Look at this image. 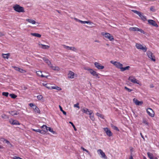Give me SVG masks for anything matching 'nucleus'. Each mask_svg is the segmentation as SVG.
Returning <instances> with one entry per match:
<instances>
[{
	"label": "nucleus",
	"mask_w": 159,
	"mask_h": 159,
	"mask_svg": "<svg viewBox=\"0 0 159 159\" xmlns=\"http://www.w3.org/2000/svg\"><path fill=\"white\" fill-rule=\"evenodd\" d=\"M51 68L53 70L55 71H59L60 70L59 67L58 66H54L52 64L49 67Z\"/></svg>",
	"instance_id": "obj_20"
},
{
	"label": "nucleus",
	"mask_w": 159,
	"mask_h": 159,
	"mask_svg": "<svg viewBox=\"0 0 159 159\" xmlns=\"http://www.w3.org/2000/svg\"><path fill=\"white\" fill-rule=\"evenodd\" d=\"M133 101L135 103V104L138 106H140L142 105L143 103V102L142 101H139L138 99L134 98L133 99Z\"/></svg>",
	"instance_id": "obj_14"
},
{
	"label": "nucleus",
	"mask_w": 159,
	"mask_h": 159,
	"mask_svg": "<svg viewBox=\"0 0 159 159\" xmlns=\"http://www.w3.org/2000/svg\"><path fill=\"white\" fill-rule=\"evenodd\" d=\"M103 130L106 132L107 135L109 137H111L112 135V133L108 127L103 128Z\"/></svg>",
	"instance_id": "obj_9"
},
{
	"label": "nucleus",
	"mask_w": 159,
	"mask_h": 159,
	"mask_svg": "<svg viewBox=\"0 0 159 159\" xmlns=\"http://www.w3.org/2000/svg\"><path fill=\"white\" fill-rule=\"evenodd\" d=\"M94 65L95 67L98 70H102L104 68V66L101 65V64L98 62H95Z\"/></svg>",
	"instance_id": "obj_10"
},
{
	"label": "nucleus",
	"mask_w": 159,
	"mask_h": 159,
	"mask_svg": "<svg viewBox=\"0 0 159 159\" xmlns=\"http://www.w3.org/2000/svg\"><path fill=\"white\" fill-rule=\"evenodd\" d=\"M74 73L73 72L70 71L68 75V77L71 79H73L74 78Z\"/></svg>",
	"instance_id": "obj_21"
},
{
	"label": "nucleus",
	"mask_w": 159,
	"mask_h": 159,
	"mask_svg": "<svg viewBox=\"0 0 159 159\" xmlns=\"http://www.w3.org/2000/svg\"><path fill=\"white\" fill-rule=\"evenodd\" d=\"M135 46L138 49L142 50L144 52H146L147 50V48L146 46L145 45L143 46L140 43H136Z\"/></svg>",
	"instance_id": "obj_5"
},
{
	"label": "nucleus",
	"mask_w": 159,
	"mask_h": 159,
	"mask_svg": "<svg viewBox=\"0 0 159 159\" xmlns=\"http://www.w3.org/2000/svg\"><path fill=\"white\" fill-rule=\"evenodd\" d=\"M37 99H38V100H43H43H44V98L43 97V96H42V95H38L37 96Z\"/></svg>",
	"instance_id": "obj_31"
},
{
	"label": "nucleus",
	"mask_w": 159,
	"mask_h": 159,
	"mask_svg": "<svg viewBox=\"0 0 159 159\" xmlns=\"http://www.w3.org/2000/svg\"><path fill=\"white\" fill-rule=\"evenodd\" d=\"M34 110L35 112L39 114H40V111L39 108L38 107H36L35 109H34Z\"/></svg>",
	"instance_id": "obj_37"
},
{
	"label": "nucleus",
	"mask_w": 159,
	"mask_h": 159,
	"mask_svg": "<svg viewBox=\"0 0 159 159\" xmlns=\"http://www.w3.org/2000/svg\"><path fill=\"white\" fill-rule=\"evenodd\" d=\"M26 20L27 22L32 23L33 24H35L36 23V22L34 20L31 19H27Z\"/></svg>",
	"instance_id": "obj_23"
},
{
	"label": "nucleus",
	"mask_w": 159,
	"mask_h": 159,
	"mask_svg": "<svg viewBox=\"0 0 159 159\" xmlns=\"http://www.w3.org/2000/svg\"><path fill=\"white\" fill-rule=\"evenodd\" d=\"M48 88V89H55L58 91H60L62 89L61 88L57 86H51L50 88Z\"/></svg>",
	"instance_id": "obj_17"
},
{
	"label": "nucleus",
	"mask_w": 159,
	"mask_h": 159,
	"mask_svg": "<svg viewBox=\"0 0 159 159\" xmlns=\"http://www.w3.org/2000/svg\"><path fill=\"white\" fill-rule=\"evenodd\" d=\"M1 117L3 119H8L9 118L8 116L4 114H2V115Z\"/></svg>",
	"instance_id": "obj_35"
},
{
	"label": "nucleus",
	"mask_w": 159,
	"mask_h": 159,
	"mask_svg": "<svg viewBox=\"0 0 159 159\" xmlns=\"http://www.w3.org/2000/svg\"><path fill=\"white\" fill-rule=\"evenodd\" d=\"M8 113L12 116L17 115L19 114V113L16 110L9 111Z\"/></svg>",
	"instance_id": "obj_18"
},
{
	"label": "nucleus",
	"mask_w": 159,
	"mask_h": 159,
	"mask_svg": "<svg viewBox=\"0 0 159 159\" xmlns=\"http://www.w3.org/2000/svg\"><path fill=\"white\" fill-rule=\"evenodd\" d=\"M113 128V129L116 130L117 131H119V130L118 128L117 127H116V126L114 125H112L111 126Z\"/></svg>",
	"instance_id": "obj_41"
},
{
	"label": "nucleus",
	"mask_w": 159,
	"mask_h": 159,
	"mask_svg": "<svg viewBox=\"0 0 159 159\" xmlns=\"http://www.w3.org/2000/svg\"><path fill=\"white\" fill-rule=\"evenodd\" d=\"M48 75H47V76H44V75L43 74H41V77H42V78H43V77H45L46 78H48Z\"/></svg>",
	"instance_id": "obj_61"
},
{
	"label": "nucleus",
	"mask_w": 159,
	"mask_h": 159,
	"mask_svg": "<svg viewBox=\"0 0 159 159\" xmlns=\"http://www.w3.org/2000/svg\"><path fill=\"white\" fill-rule=\"evenodd\" d=\"M31 129L33 131H34L36 132H39H39L40 130V129Z\"/></svg>",
	"instance_id": "obj_56"
},
{
	"label": "nucleus",
	"mask_w": 159,
	"mask_h": 159,
	"mask_svg": "<svg viewBox=\"0 0 159 159\" xmlns=\"http://www.w3.org/2000/svg\"><path fill=\"white\" fill-rule=\"evenodd\" d=\"M81 149H82L83 151H85L86 152L88 153V154L90 155V157L91 156V153H90V152H89L88 150H87V149L84 148L82 146L81 147Z\"/></svg>",
	"instance_id": "obj_29"
},
{
	"label": "nucleus",
	"mask_w": 159,
	"mask_h": 159,
	"mask_svg": "<svg viewBox=\"0 0 159 159\" xmlns=\"http://www.w3.org/2000/svg\"><path fill=\"white\" fill-rule=\"evenodd\" d=\"M10 55V53L3 54H2L3 57L4 58L8 59L9 58V56Z\"/></svg>",
	"instance_id": "obj_30"
},
{
	"label": "nucleus",
	"mask_w": 159,
	"mask_h": 159,
	"mask_svg": "<svg viewBox=\"0 0 159 159\" xmlns=\"http://www.w3.org/2000/svg\"><path fill=\"white\" fill-rule=\"evenodd\" d=\"M39 133H40L42 134H45L46 133V130H41L40 129Z\"/></svg>",
	"instance_id": "obj_42"
},
{
	"label": "nucleus",
	"mask_w": 159,
	"mask_h": 159,
	"mask_svg": "<svg viewBox=\"0 0 159 159\" xmlns=\"http://www.w3.org/2000/svg\"><path fill=\"white\" fill-rule=\"evenodd\" d=\"M44 61L48 64V66L50 67V66L52 65L51 62L50 61L46 58H44L43 59Z\"/></svg>",
	"instance_id": "obj_19"
},
{
	"label": "nucleus",
	"mask_w": 159,
	"mask_h": 159,
	"mask_svg": "<svg viewBox=\"0 0 159 159\" xmlns=\"http://www.w3.org/2000/svg\"><path fill=\"white\" fill-rule=\"evenodd\" d=\"M148 22L149 24L153 26L156 27H158V26L157 24L155 21L152 20H148Z\"/></svg>",
	"instance_id": "obj_12"
},
{
	"label": "nucleus",
	"mask_w": 159,
	"mask_h": 159,
	"mask_svg": "<svg viewBox=\"0 0 159 159\" xmlns=\"http://www.w3.org/2000/svg\"><path fill=\"white\" fill-rule=\"evenodd\" d=\"M154 87V86L152 84H150V88H153Z\"/></svg>",
	"instance_id": "obj_64"
},
{
	"label": "nucleus",
	"mask_w": 159,
	"mask_h": 159,
	"mask_svg": "<svg viewBox=\"0 0 159 159\" xmlns=\"http://www.w3.org/2000/svg\"><path fill=\"white\" fill-rule=\"evenodd\" d=\"M63 46L67 50H71L75 52H76L77 51V49L74 47H69L64 44L63 45Z\"/></svg>",
	"instance_id": "obj_11"
},
{
	"label": "nucleus",
	"mask_w": 159,
	"mask_h": 159,
	"mask_svg": "<svg viewBox=\"0 0 159 159\" xmlns=\"http://www.w3.org/2000/svg\"><path fill=\"white\" fill-rule=\"evenodd\" d=\"M43 85L45 86L48 89V88L47 87H48V88H50L51 86H48L49 85H50L48 84L45 83H43L42 84Z\"/></svg>",
	"instance_id": "obj_49"
},
{
	"label": "nucleus",
	"mask_w": 159,
	"mask_h": 159,
	"mask_svg": "<svg viewBox=\"0 0 159 159\" xmlns=\"http://www.w3.org/2000/svg\"><path fill=\"white\" fill-rule=\"evenodd\" d=\"M138 28L137 27H131L129 28V30L132 31H138Z\"/></svg>",
	"instance_id": "obj_28"
},
{
	"label": "nucleus",
	"mask_w": 159,
	"mask_h": 159,
	"mask_svg": "<svg viewBox=\"0 0 159 159\" xmlns=\"http://www.w3.org/2000/svg\"><path fill=\"white\" fill-rule=\"evenodd\" d=\"M0 140L1 141H2V142H6V140H7V139H5V138H1Z\"/></svg>",
	"instance_id": "obj_58"
},
{
	"label": "nucleus",
	"mask_w": 159,
	"mask_h": 159,
	"mask_svg": "<svg viewBox=\"0 0 159 159\" xmlns=\"http://www.w3.org/2000/svg\"><path fill=\"white\" fill-rule=\"evenodd\" d=\"M101 34L105 38L108 39L110 41H112L114 40L113 36L109 33L102 32Z\"/></svg>",
	"instance_id": "obj_2"
},
{
	"label": "nucleus",
	"mask_w": 159,
	"mask_h": 159,
	"mask_svg": "<svg viewBox=\"0 0 159 159\" xmlns=\"http://www.w3.org/2000/svg\"><path fill=\"white\" fill-rule=\"evenodd\" d=\"M9 95L11 98L13 99H15L17 97V96L14 93L10 94Z\"/></svg>",
	"instance_id": "obj_40"
},
{
	"label": "nucleus",
	"mask_w": 159,
	"mask_h": 159,
	"mask_svg": "<svg viewBox=\"0 0 159 159\" xmlns=\"http://www.w3.org/2000/svg\"><path fill=\"white\" fill-rule=\"evenodd\" d=\"M9 122L12 125H20V123L18 121L11 118L9 120Z\"/></svg>",
	"instance_id": "obj_7"
},
{
	"label": "nucleus",
	"mask_w": 159,
	"mask_h": 159,
	"mask_svg": "<svg viewBox=\"0 0 159 159\" xmlns=\"http://www.w3.org/2000/svg\"><path fill=\"white\" fill-rule=\"evenodd\" d=\"M79 102L77 103L76 104L74 105V107H76L78 109L80 108V106H79Z\"/></svg>",
	"instance_id": "obj_54"
},
{
	"label": "nucleus",
	"mask_w": 159,
	"mask_h": 159,
	"mask_svg": "<svg viewBox=\"0 0 159 159\" xmlns=\"http://www.w3.org/2000/svg\"><path fill=\"white\" fill-rule=\"evenodd\" d=\"M130 68L129 66H127L125 67H123V66L121 67L120 70L121 71H124L125 70H129Z\"/></svg>",
	"instance_id": "obj_22"
},
{
	"label": "nucleus",
	"mask_w": 159,
	"mask_h": 159,
	"mask_svg": "<svg viewBox=\"0 0 159 159\" xmlns=\"http://www.w3.org/2000/svg\"><path fill=\"white\" fill-rule=\"evenodd\" d=\"M14 68L15 70L19 71L20 68L16 66H15Z\"/></svg>",
	"instance_id": "obj_60"
},
{
	"label": "nucleus",
	"mask_w": 159,
	"mask_h": 159,
	"mask_svg": "<svg viewBox=\"0 0 159 159\" xmlns=\"http://www.w3.org/2000/svg\"><path fill=\"white\" fill-rule=\"evenodd\" d=\"M19 71L21 73H23L25 72H26V71L25 70H24L23 69H21L20 68Z\"/></svg>",
	"instance_id": "obj_55"
},
{
	"label": "nucleus",
	"mask_w": 159,
	"mask_h": 159,
	"mask_svg": "<svg viewBox=\"0 0 159 159\" xmlns=\"http://www.w3.org/2000/svg\"><path fill=\"white\" fill-rule=\"evenodd\" d=\"M69 123L74 128V130L75 131H76L77 130V129H76V128L75 127V125H74L73 123L72 122L70 121L69 122Z\"/></svg>",
	"instance_id": "obj_46"
},
{
	"label": "nucleus",
	"mask_w": 159,
	"mask_h": 159,
	"mask_svg": "<svg viewBox=\"0 0 159 159\" xmlns=\"http://www.w3.org/2000/svg\"><path fill=\"white\" fill-rule=\"evenodd\" d=\"M128 80L133 83L137 84L139 85H141V84L140 83L139 80L136 79L134 76H129Z\"/></svg>",
	"instance_id": "obj_4"
},
{
	"label": "nucleus",
	"mask_w": 159,
	"mask_h": 159,
	"mask_svg": "<svg viewBox=\"0 0 159 159\" xmlns=\"http://www.w3.org/2000/svg\"><path fill=\"white\" fill-rule=\"evenodd\" d=\"M118 62L116 61H111L110 62L113 64L114 66H115L116 65V64Z\"/></svg>",
	"instance_id": "obj_51"
},
{
	"label": "nucleus",
	"mask_w": 159,
	"mask_h": 159,
	"mask_svg": "<svg viewBox=\"0 0 159 159\" xmlns=\"http://www.w3.org/2000/svg\"><path fill=\"white\" fill-rule=\"evenodd\" d=\"M30 34L31 35L35 36L36 37H37L38 38H40L41 36V35L38 33H31Z\"/></svg>",
	"instance_id": "obj_25"
},
{
	"label": "nucleus",
	"mask_w": 159,
	"mask_h": 159,
	"mask_svg": "<svg viewBox=\"0 0 159 159\" xmlns=\"http://www.w3.org/2000/svg\"><path fill=\"white\" fill-rule=\"evenodd\" d=\"M84 69L85 70H87L89 71V73L92 75L93 76H95L96 78H100V76L98 75L99 74L96 71L93 70L91 68H84Z\"/></svg>",
	"instance_id": "obj_3"
},
{
	"label": "nucleus",
	"mask_w": 159,
	"mask_h": 159,
	"mask_svg": "<svg viewBox=\"0 0 159 159\" xmlns=\"http://www.w3.org/2000/svg\"><path fill=\"white\" fill-rule=\"evenodd\" d=\"M146 111L147 113L150 116L153 117L154 116V112L152 108H148L147 109Z\"/></svg>",
	"instance_id": "obj_8"
},
{
	"label": "nucleus",
	"mask_w": 159,
	"mask_h": 159,
	"mask_svg": "<svg viewBox=\"0 0 159 159\" xmlns=\"http://www.w3.org/2000/svg\"><path fill=\"white\" fill-rule=\"evenodd\" d=\"M141 19L143 21H146L147 20L146 16L144 15L143 16H142V18Z\"/></svg>",
	"instance_id": "obj_52"
},
{
	"label": "nucleus",
	"mask_w": 159,
	"mask_h": 159,
	"mask_svg": "<svg viewBox=\"0 0 159 159\" xmlns=\"http://www.w3.org/2000/svg\"><path fill=\"white\" fill-rule=\"evenodd\" d=\"M140 32L141 33L143 34H146V32H144L142 29L138 28V31Z\"/></svg>",
	"instance_id": "obj_50"
},
{
	"label": "nucleus",
	"mask_w": 159,
	"mask_h": 159,
	"mask_svg": "<svg viewBox=\"0 0 159 159\" xmlns=\"http://www.w3.org/2000/svg\"><path fill=\"white\" fill-rule=\"evenodd\" d=\"M82 111L84 113H85L87 115H89L90 113H91L93 112L92 110H89V109L85 107L82 109Z\"/></svg>",
	"instance_id": "obj_15"
},
{
	"label": "nucleus",
	"mask_w": 159,
	"mask_h": 159,
	"mask_svg": "<svg viewBox=\"0 0 159 159\" xmlns=\"http://www.w3.org/2000/svg\"><path fill=\"white\" fill-rule=\"evenodd\" d=\"M59 108L60 111L62 112L63 114L65 115H66V112L63 110L62 108L61 107V105H59Z\"/></svg>",
	"instance_id": "obj_33"
},
{
	"label": "nucleus",
	"mask_w": 159,
	"mask_h": 159,
	"mask_svg": "<svg viewBox=\"0 0 159 159\" xmlns=\"http://www.w3.org/2000/svg\"><path fill=\"white\" fill-rule=\"evenodd\" d=\"M115 66L117 68L120 69V70L121 67L123 66V64L120 63V62H118Z\"/></svg>",
	"instance_id": "obj_26"
},
{
	"label": "nucleus",
	"mask_w": 159,
	"mask_h": 159,
	"mask_svg": "<svg viewBox=\"0 0 159 159\" xmlns=\"http://www.w3.org/2000/svg\"><path fill=\"white\" fill-rule=\"evenodd\" d=\"M142 123L147 126H149V123L146 121L145 119L143 118V119Z\"/></svg>",
	"instance_id": "obj_38"
},
{
	"label": "nucleus",
	"mask_w": 159,
	"mask_h": 159,
	"mask_svg": "<svg viewBox=\"0 0 159 159\" xmlns=\"http://www.w3.org/2000/svg\"><path fill=\"white\" fill-rule=\"evenodd\" d=\"M132 11L134 12V13H135L136 14L139 15V14H140V13H141L139 11H138L136 10H132Z\"/></svg>",
	"instance_id": "obj_44"
},
{
	"label": "nucleus",
	"mask_w": 159,
	"mask_h": 159,
	"mask_svg": "<svg viewBox=\"0 0 159 159\" xmlns=\"http://www.w3.org/2000/svg\"><path fill=\"white\" fill-rule=\"evenodd\" d=\"M41 45L42 46L41 48L43 49H47L50 48V46L48 45H47L44 44H41Z\"/></svg>",
	"instance_id": "obj_32"
},
{
	"label": "nucleus",
	"mask_w": 159,
	"mask_h": 159,
	"mask_svg": "<svg viewBox=\"0 0 159 159\" xmlns=\"http://www.w3.org/2000/svg\"><path fill=\"white\" fill-rule=\"evenodd\" d=\"M36 73L37 75L39 76H41V75L42 74V71H36Z\"/></svg>",
	"instance_id": "obj_53"
},
{
	"label": "nucleus",
	"mask_w": 159,
	"mask_h": 159,
	"mask_svg": "<svg viewBox=\"0 0 159 159\" xmlns=\"http://www.w3.org/2000/svg\"><path fill=\"white\" fill-rule=\"evenodd\" d=\"M89 117L91 120L94 121L95 120V118L94 116V113L93 112L91 113H90L89 114Z\"/></svg>",
	"instance_id": "obj_24"
},
{
	"label": "nucleus",
	"mask_w": 159,
	"mask_h": 159,
	"mask_svg": "<svg viewBox=\"0 0 159 159\" xmlns=\"http://www.w3.org/2000/svg\"><path fill=\"white\" fill-rule=\"evenodd\" d=\"M140 135H141V137L144 140H145V139L144 138V137L143 136V135L142 133L140 132Z\"/></svg>",
	"instance_id": "obj_63"
},
{
	"label": "nucleus",
	"mask_w": 159,
	"mask_h": 159,
	"mask_svg": "<svg viewBox=\"0 0 159 159\" xmlns=\"http://www.w3.org/2000/svg\"><path fill=\"white\" fill-rule=\"evenodd\" d=\"M40 128L42 129H46L47 128V126L45 125H43Z\"/></svg>",
	"instance_id": "obj_57"
},
{
	"label": "nucleus",
	"mask_w": 159,
	"mask_h": 159,
	"mask_svg": "<svg viewBox=\"0 0 159 159\" xmlns=\"http://www.w3.org/2000/svg\"><path fill=\"white\" fill-rule=\"evenodd\" d=\"M138 15L139 16V17L141 19L142 18V16H143V13H142L141 12L140 13V15L139 14Z\"/></svg>",
	"instance_id": "obj_62"
},
{
	"label": "nucleus",
	"mask_w": 159,
	"mask_h": 159,
	"mask_svg": "<svg viewBox=\"0 0 159 159\" xmlns=\"http://www.w3.org/2000/svg\"><path fill=\"white\" fill-rule=\"evenodd\" d=\"M13 8L15 11L19 13L24 12L25 11L24 8L18 4H15Z\"/></svg>",
	"instance_id": "obj_1"
},
{
	"label": "nucleus",
	"mask_w": 159,
	"mask_h": 159,
	"mask_svg": "<svg viewBox=\"0 0 159 159\" xmlns=\"http://www.w3.org/2000/svg\"><path fill=\"white\" fill-rule=\"evenodd\" d=\"M150 10L153 12H154L156 11V10L155 9V7L154 6H152L150 8Z\"/></svg>",
	"instance_id": "obj_45"
},
{
	"label": "nucleus",
	"mask_w": 159,
	"mask_h": 159,
	"mask_svg": "<svg viewBox=\"0 0 159 159\" xmlns=\"http://www.w3.org/2000/svg\"><path fill=\"white\" fill-rule=\"evenodd\" d=\"M5 143H7V145H8L10 148H12L13 147V145L8 140H6Z\"/></svg>",
	"instance_id": "obj_39"
},
{
	"label": "nucleus",
	"mask_w": 159,
	"mask_h": 159,
	"mask_svg": "<svg viewBox=\"0 0 159 159\" xmlns=\"http://www.w3.org/2000/svg\"><path fill=\"white\" fill-rule=\"evenodd\" d=\"M147 54L148 57L149 58H150L152 61H156L155 57L154 55H153V53L151 51H148L147 52Z\"/></svg>",
	"instance_id": "obj_6"
},
{
	"label": "nucleus",
	"mask_w": 159,
	"mask_h": 159,
	"mask_svg": "<svg viewBox=\"0 0 159 159\" xmlns=\"http://www.w3.org/2000/svg\"><path fill=\"white\" fill-rule=\"evenodd\" d=\"M124 89L126 90L128 92H131L133 91L132 89L128 88L126 86H125L124 87Z\"/></svg>",
	"instance_id": "obj_43"
},
{
	"label": "nucleus",
	"mask_w": 159,
	"mask_h": 159,
	"mask_svg": "<svg viewBox=\"0 0 159 159\" xmlns=\"http://www.w3.org/2000/svg\"><path fill=\"white\" fill-rule=\"evenodd\" d=\"M96 115L98 117H100V118H102V119H104V116H103V115L102 114H101L100 113H99L97 112L96 113Z\"/></svg>",
	"instance_id": "obj_36"
},
{
	"label": "nucleus",
	"mask_w": 159,
	"mask_h": 159,
	"mask_svg": "<svg viewBox=\"0 0 159 159\" xmlns=\"http://www.w3.org/2000/svg\"><path fill=\"white\" fill-rule=\"evenodd\" d=\"M98 152H99L100 154L101 155L102 157L104 159H107V157L105 154V153L102 151L100 149H98Z\"/></svg>",
	"instance_id": "obj_16"
},
{
	"label": "nucleus",
	"mask_w": 159,
	"mask_h": 159,
	"mask_svg": "<svg viewBox=\"0 0 159 159\" xmlns=\"http://www.w3.org/2000/svg\"><path fill=\"white\" fill-rule=\"evenodd\" d=\"M147 154L150 159H153L154 157L152 153L150 152H148Z\"/></svg>",
	"instance_id": "obj_27"
},
{
	"label": "nucleus",
	"mask_w": 159,
	"mask_h": 159,
	"mask_svg": "<svg viewBox=\"0 0 159 159\" xmlns=\"http://www.w3.org/2000/svg\"><path fill=\"white\" fill-rule=\"evenodd\" d=\"M76 20L79 22H80L81 24H91L92 23L90 21H82L78 19L77 18H75Z\"/></svg>",
	"instance_id": "obj_13"
},
{
	"label": "nucleus",
	"mask_w": 159,
	"mask_h": 159,
	"mask_svg": "<svg viewBox=\"0 0 159 159\" xmlns=\"http://www.w3.org/2000/svg\"><path fill=\"white\" fill-rule=\"evenodd\" d=\"M29 106L30 107H32V108L34 110L35 109L36 107H37L33 103H30L29 104Z\"/></svg>",
	"instance_id": "obj_34"
},
{
	"label": "nucleus",
	"mask_w": 159,
	"mask_h": 159,
	"mask_svg": "<svg viewBox=\"0 0 159 159\" xmlns=\"http://www.w3.org/2000/svg\"><path fill=\"white\" fill-rule=\"evenodd\" d=\"M20 157L16 156H14L12 158V159H20Z\"/></svg>",
	"instance_id": "obj_59"
},
{
	"label": "nucleus",
	"mask_w": 159,
	"mask_h": 159,
	"mask_svg": "<svg viewBox=\"0 0 159 159\" xmlns=\"http://www.w3.org/2000/svg\"><path fill=\"white\" fill-rule=\"evenodd\" d=\"M46 132L48 131H49L50 132H51L53 130V129L51 127L47 126V128L46 129Z\"/></svg>",
	"instance_id": "obj_48"
},
{
	"label": "nucleus",
	"mask_w": 159,
	"mask_h": 159,
	"mask_svg": "<svg viewBox=\"0 0 159 159\" xmlns=\"http://www.w3.org/2000/svg\"><path fill=\"white\" fill-rule=\"evenodd\" d=\"M9 93L6 92H3L2 93V95L6 97H7L9 95Z\"/></svg>",
	"instance_id": "obj_47"
}]
</instances>
